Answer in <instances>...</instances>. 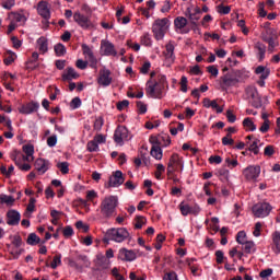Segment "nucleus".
I'll list each match as a JSON object with an SVG mask.
<instances>
[{"label": "nucleus", "instance_id": "1", "mask_svg": "<svg viewBox=\"0 0 280 280\" xmlns=\"http://www.w3.org/2000/svg\"><path fill=\"white\" fill-rule=\"evenodd\" d=\"M117 205H119V199L117 196H107L101 202V213L103 218L107 220L115 215V211H117Z\"/></svg>", "mask_w": 280, "mask_h": 280}, {"label": "nucleus", "instance_id": "2", "mask_svg": "<svg viewBox=\"0 0 280 280\" xmlns=\"http://www.w3.org/2000/svg\"><path fill=\"white\" fill-rule=\"evenodd\" d=\"M167 30H170V20L167 18L155 20L152 25V33L155 40H163L165 34H167Z\"/></svg>", "mask_w": 280, "mask_h": 280}, {"label": "nucleus", "instance_id": "3", "mask_svg": "<svg viewBox=\"0 0 280 280\" xmlns=\"http://www.w3.org/2000/svg\"><path fill=\"white\" fill-rule=\"evenodd\" d=\"M105 237L110 242H116V244H121L130 237V233L126 228H112L106 231Z\"/></svg>", "mask_w": 280, "mask_h": 280}, {"label": "nucleus", "instance_id": "4", "mask_svg": "<svg viewBox=\"0 0 280 280\" xmlns=\"http://www.w3.org/2000/svg\"><path fill=\"white\" fill-rule=\"evenodd\" d=\"M8 20L10 21V24L8 26V32L7 34H12L19 25H25L27 21V16H25V13L23 11L21 12H11L8 15Z\"/></svg>", "mask_w": 280, "mask_h": 280}, {"label": "nucleus", "instance_id": "5", "mask_svg": "<svg viewBox=\"0 0 280 280\" xmlns=\"http://www.w3.org/2000/svg\"><path fill=\"white\" fill-rule=\"evenodd\" d=\"M185 170V162L177 153L171 155L167 163V176H174L176 172H183Z\"/></svg>", "mask_w": 280, "mask_h": 280}, {"label": "nucleus", "instance_id": "6", "mask_svg": "<svg viewBox=\"0 0 280 280\" xmlns=\"http://www.w3.org/2000/svg\"><path fill=\"white\" fill-rule=\"evenodd\" d=\"M245 97L250 102L254 108H261V96H259V92L257 91V88L255 85H248L245 89Z\"/></svg>", "mask_w": 280, "mask_h": 280}, {"label": "nucleus", "instance_id": "7", "mask_svg": "<svg viewBox=\"0 0 280 280\" xmlns=\"http://www.w3.org/2000/svg\"><path fill=\"white\" fill-rule=\"evenodd\" d=\"M165 88L159 83H153L152 80L147 82V95L153 100H163V91Z\"/></svg>", "mask_w": 280, "mask_h": 280}, {"label": "nucleus", "instance_id": "8", "mask_svg": "<svg viewBox=\"0 0 280 280\" xmlns=\"http://www.w3.org/2000/svg\"><path fill=\"white\" fill-rule=\"evenodd\" d=\"M125 182L126 178L124 177V173L121 171H114L109 176L107 184H105V187L107 189L121 187Z\"/></svg>", "mask_w": 280, "mask_h": 280}, {"label": "nucleus", "instance_id": "9", "mask_svg": "<svg viewBox=\"0 0 280 280\" xmlns=\"http://www.w3.org/2000/svg\"><path fill=\"white\" fill-rule=\"evenodd\" d=\"M238 83L240 79H237L235 75L231 73L222 75L218 81L219 89H221V91H228L229 89H231V86H235V84Z\"/></svg>", "mask_w": 280, "mask_h": 280}, {"label": "nucleus", "instance_id": "10", "mask_svg": "<svg viewBox=\"0 0 280 280\" xmlns=\"http://www.w3.org/2000/svg\"><path fill=\"white\" fill-rule=\"evenodd\" d=\"M73 21L74 23H77L79 25V27H81L82 30H93V27H95V25L93 24V22L91 21L90 16H86L82 13H80L79 11L74 12L73 14Z\"/></svg>", "mask_w": 280, "mask_h": 280}, {"label": "nucleus", "instance_id": "11", "mask_svg": "<svg viewBox=\"0 0 280 280\" xmlns=\"http://www.w3.org/2000/svg\"><path fill=\"white\" fill-rule=\"evenodd\" d=\"M176 49V43L170 40L165 45V50L163 51L164 60L167 67H171V65H174L176 61V54L174 52Z\"/></svg>", "mask_w": 280, "mask_h": 280}, {"label": "nucleus", "instance_id": "12", "mask_svg": "<svg viewBox=\"0 0 280 280\" xmlns=\"http://www.w3.org/2000/svg\"><path fill=\"white\" fill-rule=\"evenodd\" d=\"M81 49L85 60L90 62L91 69H97V57H95V52L93 51L94 49L93 46L82 44Z\"/></svg>", "mask_w": 280, "mask_h": 280}, {"label": "nucleus", "instance_id": "13", "mask_svg": "<svg viewBox=\"0 0 280 280\" xmlns=\"http://www.w3.org/2000/svg\"><path fill=\"white\" fill-rule=\"evenodd\" d=\"M188 23L189 21L185 16L175 18L174 20L175 32L177 34H183V35L189 34V32H191V27H189Z\"/></svg>", "mask_w": 280, "mask_h": 280}, {"label": "nucleus", "instance_id": "14", "mask_svg": "<svg viewBox=\"0 0 280 280\" xmlns=\"http://www.w3.org/2000/svg\"><path fill=\"white\" fill-rule=\"evenodd\" d=\"M272 211V206L268 202L257 203L253 207L255 218H268Z\"/></svg>", "mask_w": 280, "mask_h": 280}, {"label": "nucleus", "instance_id": "15", "mask_svg": "<svg viewBox=\"0 0 280 280\" xmlns=\"http://www.w3.org/2000/svg\"><path fill=\"white\" fill-rule=\"evenodd\" d=\"M184 14L190 22V25H196V23L200 21V14H202V11L200 10V7L190 5L186 9Z\"/></svg>", "mask_w": 280, "mask_h": 280}, {"label": "nucleus", "instance_id": "16", "mask_svg": "<svg viewBox=\"0 0 280 280\" xmlns=\"http://www.w3.org/2000/svg\"><path fill=\"white\" fill-rule=\"evenodd\" d=\"M100 51L101 56H113L114 58L117 56V48H115V44L108 39L101 40Z\"/></svg>", "mask_w": 280, "mask_h": 280}, {"label": "nucleus", "instance_id": "17", "mask_svg": "<svg viewBox=\"0 0 280 280\" xmlns=\"http://www.w3.org/2000/svg\"><path fill=\"white\" fill-rule=\"evenodd\" d=\"M128 137H130V132L128 128L124 126H118L114 133V141L117 145H124V141H128Z\"/></svg>", "mask_w": 280, "mask_h": 280}, {"label": "nucleus", "instance_id": "18", "mask_svg": "<svg viewBox=\"0 0 280 280\" xmlns=\"http://www.w3.org/2000/svg\"><path fill=\"white\" fill-rule=\"evenodd\" d=\"M261 174L260 165H249L243 171V175L247 180H257Z\"/></svg>", "mask_w": 280, "mask_h": 280}, {"label": "nucleus", "instance_id": "19", "mask_svg": "<svg viewBox=\"0 0 280 280\" xmlns=\"http://www.w3.org/2000/svg\"><path fill=\"white\" fill-rule=\"evenodd\" d=\"M37 13L45 21H49L51 19V9L49 8V3L45 0H42L37 3Z\"/></svg>", "mask_w": 280, "mask_h": 280}, {"label": "nucleus", "instance_id": "20", "mask_svg": "<svg viewBox=\"0 0 280 280\" xmlns=\"http://www.w3.org/2000/svg\"><path fill=\"white\" fill-rule=\"evenodd\" d=\"M97 82L100 86H110V84H113V77H110V70L106 68L100 70Z\"/></svg>", "mask_w": 280, "mask_h": 280}, {"label": "nucleus", "instance_id": "21", "mask_svg": "<svg viewBox=\"0 0 280 280\" xmlns=\"http://www.w3.org/2000/svg\"><path fill=\"white\" fill-rule=\"evenodd\" d=\"M118 259L120 261H135L137 259V252L122 247L118 250Z\"/></svg>", "mask_w": 280, "mask_h": 280}, {"label": "nucleus", "instance_id": "22", "mask_svg": "<svg viewBox=\"0 0 280 280\" xmlns=\"http://www.w3.org/2000/svg\"><path fill=\"white\" fill-rule=\"evenodd\" d=\"M38 108H40V104L30 102L19 107V113H21V115H32V113H38Z\"/></svg>", "mask_w": 280, "mask_h": 280}, {"label": "nucleus", "instance_id": "23", "mask_svg": "<svg viewBox=\"0 0 280 280\" xmlns=\"http://www.w3.org/2000/svg\"><path fill=\"white\" fill-rule=\"evenodd\" d=\"M50 165L51 163H49V160L45 159H37L34 164L36 172L40 175L45 174L49 170Z\"/></svg>", "mask_w": 280, "mask_h": 280}, {"label": "nucleus", "instance_id": "24", "mask_svg": "<svg viewBox=\"0 0 280 280\" xmlns=\"http://www.w3.org/2000/svg\"><path fill=\"white\" fill-rule=\"evenodd\" d=\"M7 224H9V226H16V224L21 222V213L16 210H9L7 212Z\"/></svg>", "mask_w": 280, "mask_h": 280}, {"label": "nucleus", "instance_id": "25", "mask_svg": "<svg viewBox=\"0 0 280 280\" xmlns=\"http://www.w3.org/2000/svg\"><path fill=\"white\" fill-rule=\"evenodd\" d=\"M203 104V108H212L213 110H215L218 114L223 113L224 108H222L219 104L217 100H210V98H203L202 101Z\"/></svg>", "mask_w": 280, "mask_h": 280}, {"label": "nucleus", "instance_id": "26", "mask_svg": "<svg viewBox=\"0 0 280 280\" xmlns=\"http://www.w3.org/2000/svg\"><path fill=\"white\" fill-rule=\"evenodd\" d=\"M272 244H271V250L276 255H280V231H276L271 235Z\"/></svg>", "mask_w": 280, "mask_h": 280}, {"label": "nucleus", "instance_id": "27", "mask_svg": "<svg viewBox=\"0 0 280 280\" xmlns=\"http://www.w3.org/2000/svg\"><path fill=\"white\" fill-rule=\"evenodd\" d=\"M262 40L268 43V54H275L277 51V47H279V42L275 40L272 37H268V35L262 34Z\"/></svg>", "mask_w": 280, "mask_h": 280}, {"label": "nucleus", "instance_id": "28", "mask_svg": "<svg viewBox=\"0 0 280 280\" xmlns=\"http://www.w3.org/2000/svg\"><path fill=\"white\" fill-rule=\"evenodd\" d=\"M78 78H80V74L78 73V71H75V69L69 67L66 69V71L62 74V80H78Z\"/></svg>", "mask_w": 280, "mask_h": 280}, {"label": "nucleus", "instance_id": "29", "mask_svg": "<svg viewBox=\"0 0 280 280\" xmlns=\"http://www.w3.org/2000/svg\"><path fill=\"white\" fill-rule=\"evenodd\" d=\"M242 250H244L246 255H253L257 253V245L253 241H247L245 244L242 245Z\"/></svg>", "mask_w": 280, "mask_h": 280}, {"label": "nucleus", "instance_id": "30", "mask_svg": "<svg viewBox=\"0 0 280 280\" xmlns=\"http://www.w3.org/2000/svg\"><path fill=\"white\" fill-rule=\"evenodd\" d=\"M254 47L258 51L257 58L261 62L264 58H266V45L261 44V42H257Z\"/></svg>", "mask_w": 280, "mask_h": 280}, {"label": "nucleus", "instance_id": "31", "mask_svg": "<svg viewBox=\"0 0 280 280\" xmlns=\"http://www.w3.org/2000/svg\"><path fill=\"white\" fill-rule=\"evenodd\" d=\"M150 154L153 159H155V161H162L163 159V149H161V147H152Z\"/></svg>", "mask_w": 280, "mask_h": 280}, {"label": "nucleus", "instance_id": "32", "mask_svg": "<svg viewBox=\"0 0 280 280\" xmlns=\"http://www.w3.org/2000/svg\"><path fill=\"white\" fill-rule=\"evenodd\" d=\"M37 49H39L40 54H47L49 47L45 37H39L37 39Z\"/></svg>", "mask_w": 280, "mask_h": 280}, {"label": "nucleus", "instance_id": "33", "mask_svg": "<svg viewBox=\"0 0 280 280\" xmlns=\"http://www.w3.org/2000/svg\"><path fill=\"white\" fill-rule=\"evenodd\" d=\"M148 224V219L143 215H137L135 219V229H143Z\"/></svg>", "mask_w": 280, "mask_h": 280}, {"label": "nucleus", "instance_id": "34", "mask_svg": "<svg viewBox=\"0 0 280 280\" xmlns=\"http://www.w3.org/2000/svg\"><path fill=\"white\" fill-rule=\"evenodd\" d=\"M97 198V192L95 190H88L86 191V200L81 199V205L86 207L88 202H93Z\"/></svg>", "mask_w": 280, "mask_h": 280}, {"label": "nucleus", "instance_id": "35", "mask_svg": "<svg viewBox=\"0 0 280 280\" xmlns=\"http://www.w3.org/2000/svg\"><path fill=\"white\" fill-rule=\"evenodd\" d=\"M243 126L246 128V130H249L250 132H255L257 130V126H255V122L250 118H245L243 120Z\"/></svg>", "mask_w": 280, "mask_h": 280}, {"label": "nucleus", "instance_id": "36", "mask_svg": "<svg viewBox=\"0 0 280 280\" xmlns=\"http://www.w3.org/2000/svg\"><path fill=\"white\" fill-rule=\"evenodd\" d=\"M16 60V54L12 50H8L4 58V65L10 66Z\"/></svg>", "mask_w": 280, "mask_h": 280}, {"label": "nucleus", "instance_id": "37", "mask_svg": "<svg viewBox=\"0 0 280 280\" xmlns=\"http://www.w3.org/2000/svg\"><path fill=\"white\" fill-rule=\"evenodd\" d=\"M163 174H165V165L156 164V171L154 173L156 180H163Z\"/></svg>", "mask_w": 280, "mask_h": 280}, {"label": "nucleus", "instance_id": "38", "mask_svg": "<svg viewBox=\"0 0 280 280\" xmlns=\"http://www.w3.org/2000/svg\"><path fill=\"white\" fill-rule=\"evenodd\" d=\"M27 244L30 246H36V244H40V237L36 233H31L27 237Z\"/></svg>", "mask_w": 280, "mask_h": 280}, {"label": "nucleus", "instance_id": "39", "mask_svg": "<svg viewBox=\"0 0 280 280\" xmlns=\"http://www.w3.org/2000/svg\"><path fill=\"white\" fill-rule=\"evenodd\" d=\"M248 150L253 152V154H259V139H254L253 142L249 143Z\"/></svg>", "mask_w": 280, "mask_h": 280}, {"label": "nucleus", "instance_id": "40", "mask_svg": "<svg viewBox=\"0 0 280 280\" xmlns=\"http://www.w3.org/2000/svg\"><path fill=\"white\" fill-rule=\"evenodd\" d=\"M236 242H237V244H241V246H243V244L248 242L245 231H240L236 234Z\"/></svg>", "mask_w": 280, "mask_h": 280}, {"label": "nucleus", "instance_id": "41", "mask_svg": "<svg viewBox=\"0 0 280 280\" xmlns=\"http://www.w3.org/2000/svg\"><path fill=\"white\" fill-rule=\"evenodd\" d=\"M9 253L12 255L13 259H19L21 257V254L23 253V249L21 247H9Z\"/></svg>", "mask_w": 280, "mask_h": 280}, {"label": "nucleus", "instance_id": "42", "mask_svg": "<svg viewBox=\"0 0 280 280\" xmlns=\"http://www.w3.org/2000/svg\"><path fill=\"white\" fill-rule=\"evenodd\" d=\"M0 201L2 202V205H8L9 207H12V205H14V197L8 196V195H1Z\"/></svg>", "mask_w": 280, "mask_h": 280}, {"label": "nucleus", "instance_id": "43", "mask_svg": "<svg viewBox=\"0 0 280 280\" xmlns=\"http://www.w3.org/2000/svg\"><path fill=\"white\" fill-rule=\"evenodd\" d=\"M55 52H56V56L62 57L65 56V54H67V47H65V45L62 44H57L55 45Z\"/></svg>", "mask_w": 280, "mask_h": 280}, {"label": "nucleus", "instance_id": "44", "mask_svg": "<svg viewBox=\"0 0 280 280\" xmlns=\"http://www.w3.org/2000/svg\"><path fill=\"white\" fill-rule=\"evenodd\" d=\"M210 229H211V231H213L214 233H218V231H220V219H218V217H213V218L211 219Z\"/></svg>", "mask_w": 280, "mask_h": 280}, {"label": "nucleus", "instance_id": "45", "mask_svg": "<svg viewBox=\"0 0 280 280\" xmlns=\"http://www.w3.org/2000/svg\"><path fill=\"white\" fill-rule=\"evenodd\" d=\"M58 266H62V255H56L50 264L52 270H56Z\"/></svg>", "mask_w": 280, "mask_h": 280}, {"label": "nucleus", "instance_id": "46", "mask_svg": "<svg viewBox=\"0 0 280 280\" xmlns=\"http://www.w3.org/2000/svg\"><path fill=\"white\" fill-rule=\"evenodd\" d=\"M141 43L142 45H144L145 47H152V37H150V33H144L141 36Z\"/></svg>", "mask_w": 280, "mask_h": 280}, {"label": "nucleus", "instance_id": "47", "mask_svg": "<svg viewBox=\"0 0 280 280\" xmlns=\"http://www.w3.org/2000/svg\"><path fill=\"white\" fill-rule=\"evenodd\" d=\"M90 62L89 60H83V59H78L75 61V67L77 69H80L81 71H84V69H86L89 67Z\"/></svg>", "mask_w": 280, "mask_h": 280}, {"label": "nucleus", "instance_id": "48", "mask_svg": "<svg viewBox=\"0 0 280 280\" xmlns=\"http://www.w3.org/2000/svg\"><path fill=\"white\" fill-rule=\"evenodd\" d=\"M15 165L21 170L22 172H30L32 170V165L27 163H21L19 160H15Z\"/></svg>", "mask_w": 280, "mask_h": 280}, {"label": "nucleus", "instance_id": "49", "mask_svg": "<svg viewBox=\"0 0 280 280\" xmlns=\"http://www.w3.org/2000/svg\"><path fill=\"white\" fill-rule=\"evenodd\" d=\"M57 167L61 174H67L69 172V162H58Z\"/></svg>", "mask_w": 280, "mask_h": 280}, {"label": "nucleus", "instance_id": "50", "mask_svg": "<svg viewBox=\"0 0 280 280\" xmlns=\"http://www.w3.org/2000/svg\"><path fill=\"white\" fill-rule=\"evenodd\" d=\"M217 12H218L219 14H230V12H231V7L224 5V4H219V5L217 7Z\"/></svg>", "mask_w": 280, "mask_h": 280}, {"label": "nucleus", "instance_id": "51", "mask_svg": "<svg viewBox=\"0 0 280 280\" xmlns=\"http://www.w3.org/2000/svg\"><path fill=\"white\" fill-rule=\"evenodd\" d=\"M22 150H23L24 154H26L28 156H34V145L33 144H24L22 147Z\"/></svg>", "mask_w": 280, "mask_h": 280}, {"label": "nucleus", "instance_id": "52", "mask_svg": "<svg viewBox=\"0 0 280 280\" xmlns=\"http://www.w3.org/2000/svg\"><path fill=\"white\" fill-rule=\"evenodd\" d=\"M80 106H82V100H80V97H74L70 102V108H72V110L80 108Z\"/></svg>", "mask_w": 280, "mask_h": 280}, {"label": "nucleus", "instance_id": "53", "mask_svg": "<svg viewBox=\"0 0 280 280\" xmlns=\"http://www.w3.org/2000/svg\"><path fill=\"white\" fill-rule=\"evenodd\" d=\"M151 67H152V63L150 61H144V63L140 68V73H142L143 75H148Z\"/></svg>", "mask_w": 280, "mask_h": 280}, {"label": "nucleus", "instance_id": "54", "mask_svg": "<svg viewBox=\"0 0 280 280\" xmlns=\"http://www.w3.org/2000/svg\"><path fill=\"white\" fill-rule=\"evenodd\" d=\"M75 228L83 233H89V224H85L83 221H77Z\"/></svg>", "mask_w": 280, "mask_h": 280}, {"label": "nucleus", "instance_id": "55", "mask_svg": "<svg viewBox=\"0 0 280 280\" xmlns=\"http://www.w3.org/2000/svg\"><path fill=\"white\" fill-rule=\"evenodd\" d=\"M179 210L182 215H189V213H191V207H189V205L180 203Z\"/></svg>", "mask_w": 280, "mask_h": 280}, {"label": "nucleus", "instance_id": "56", "mask_svg": "<svg viewBox=\"0 0 280 280\" xmlns=\"http://www.w3.org/2000/svg\"><path fill=\"white\" fill-rule=\"evenodd\" d=\"M23 245V240L19 235H14L12 240V247L21 248Z\"/></svg>", "mask_w": 280, "mask_h": 280}, {"label": "nucleus", "instance_id": "57", "mask_svg": "<svg viewBox=\"0 0 280 280\" xmlns=\"http://www.w3.org/2000/svg\"><path fill=\"white\" fill-rule=\"evenodd\" d=\"M15 3L16 0H2L1 5L4 10H10Z\"/></svg>", "mask_w": 280, "mask_h": 280}, {"label": "nucleus", "instance_id": "58", "mask_svg": "<svg viewBox=\"0 0 280 280\" xmlns=\"http://www.w3.org/2000/svg\"><path fill=\"white\" fill-rule=\"evenodd\" d=\"M88 150L89 152H97V150H100V144L92 140L88 142Z\"/></svg>", "mask_w": 280, "mask_h": 280}, {"label": "nucleus", "instance_id": "59", "mask_svg": "<svg viewBox=\"0 0 280 280\" xmlns=\"http://www.w3.org/2000/svg\"><path fill=\"white\" fill-rule=\"evenodd\" d=\"M261 226H262L261 222H257L255 224V228H254V231H253L254 237H261Z\"/></svg>", "mask_w": 280, "mask_h": 280}, {"label": "nucleus", "instance_id": "60", "mask_svg": "<svg viewBox=\"0 0 280 280\" xmlns=\"http://www.w3.org/2000/svg\"><path fill=\"white\" fill-rule=\"evenodd\" d=\"M163 280H178V275L176 271L166 272L163 276Z\"/></svg>", "mask_w": 280, "mask_h": 280}, {"label": "nucleus", "instance_id": "61", "mask_svg": "<svg viewBox=\"0 0 280 280\" xmlns=\"http://www.w3.org/2000/svg\"><path fill=\"white\" fill-rule=\"evenodd\" d=\"M188 80H187V77L183 75L182 79H180V91L182 93H187V84H188Z\"/></svg>", "mask_w": 280, "mask_h": 280}, {"label": "nucleus", "instance_id": "62", "mask_svg": "<svg viewBox=\"0 0 280 280\" xmlns=\"http://www.w3.org/2000/svg\"><path fill=\"white\" fill-rule=\"evenodd\" d=\"M233 143H235V141L231 137V133H228L225 137L222 138L223 145H233Z\"/></svg>", "mask_w": 280, "mask_h": 280}, {"label": "nucleus", "instance_id": "63", "mask_svg": "<svg viewBox=\"0 0 280 280\" xmlns=\"http://www.w3.org/2000/svg\"><path fill=\"white\" fill-rule=\"evenodd\" d=\"M112 275L116 280H126V278L119 273V269L117 267L112 269Z\"/></svg>", "mask_w": 280, "mask_h": 280}, {"label": "nucleus", "instance_id": "64", "mask_svg": "<svg viewBox=\"0 0 280 280\" xmlns=\"http://www.w3.org/2000/svg\"><path fill=\"white\" fill-rule=\"evenodd\" d=\"M265 156H272L275 154V145H267L264 150Z\"/></svg>", "mask_w": 280, "mask_h": 280}]
</instances>
